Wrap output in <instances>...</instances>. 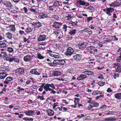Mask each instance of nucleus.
<instances>
[{
	"label": "nucleus",
	"mask_w": 121,
	"mask_h": 121,
	"mask_svg": "<svg viewBox=\"0 0 121 121\" xmlns=\"http://www.w3.org/2000/svg\"><path fill=\"white\" fill-rule=\"evenodd\" d=\"M41 87H44V89L47 91H51L52 90V89L50 87L54 89L55 88L54 85L53 83H52L51 84H46L45 83H43L42 84V86Z\"/></svg>",
	"instance_id": "f257e3e1"
},
{
	"label": "nucleus",
	"mask_w": 121,
	"mask_h": 121,
	"mask_svg": "<svg viewBox=\"0 0 121 121\" xmlns=\"http://www.w3.org/2000/svg\"><path fill=\"white\" fill-rule=\"evenodd\" d=\"M15 73L17 77H20L23 75L25 73L24 69L22 67H21L17 69L15 71Z\"/></svg>",
	"instance_id": "f03ea898"
},
{
	"label": "nucleus",
	"mask_w": 121,
	"mask_h": 121,
	"mask_svg": "<svg viewBox=\"0 0 121 121\" xmlns=\"http://www.w3.org/2000/svg\"><path fill=\"white\" fill-rule=\"evenodd\" d=\"M74 52V50L72 48L69 47L67 49L65 54L67 56H71L73 53Z\"/></svg>",
	"instance_id": "7ed1b4c3"
},
{
	"label": "nucleus",
	"mask_w": 121,
	"mask_h": 121,
	"mask_svg": "<svg viewBox=\"0 0 121 121\" xmlns=\"http://www.w3.org/2000/svg\"><path fill=\"white\" fill-rule=\"evenodd\" d=\"M113 68H116L117 72L120 73H121V65L120 64L116 62L113 64Z\"/></svg>",
	"instance_id": "20e7f679"
},
{
	"label": "nucleus",
	"mask_w": 121,
	"mask_h": 121,
	"mask_svg": "<svg viewBox=\"0 0 121 121\" xmlns=\"http://www.w3.org/2000/svg\"><path fill=\"white\" fill-rule=\"evenodd\" d=\"M33 55H27L24 57V60L25 62H30L33 59Z\"/></svg>",
	"instance_id": "39448f33"
},
{
	"label": "nucleus",
	"mask_w": 121,
	"mask_h": 121,
	"mask_svg": "<svg viewBox=\"0 0 121 121\" xmlns=\"http://www.w3.org/2000/svg\"><path fill=\"white\" fill-rule=\"evenodd\" d=\"M114 11V9L113 8L109 7L107 8V11H105V13L109 16L111 15V13L112 12Z\"/></svg>",
	"instance_id": "423d86ee"
},
{
	"label": "nucleus",
	"mask_w": 121,
	"mask_h": 121,
	"mask_svg": "<svg viewBox=\"0 0 121 121\" xmlns=\"http://www.w3.org/2000/svg\"><path fill=\"white\" fill-rule=\"evenodd\" d=\"M77 3L78 4H79L82 6L85 5L86 6H88L89 5V3L88 2H86L85 1L81 0H79L77 1Z\"/></svg>",
	"instance_id": "0eeeda50"
},
{
	"label": "nucleus",
	"mask_w": 121,
	"mask_h": 121,
	"mask_svg": "<svg viewBox=\"0 0 121 121\" xmlns=\"http://www.w3.org/2000/svg\"><path fill=\"white\" fill-rule=\"evenodd\" d=\"M35 112V111L34 110H28L24 111V113H25L26 115L31 116L33 115L34 113Z\"/></svg>",
	"instance_id": "6e6552de"
},
{
	"label": "nucleus",
	"mask_w": 121,
	"mask_h": 121,
	"mask_svg": "<svg viewBox=\"0 0 121 121\" xmlns=\"http://www.w3.org/2000/svg\"><path fill=\"white\" fill-rule=\"evenodd\" d=\"M38 17L40 19H43L46 18H48L49 17L47 14H45L42 13H39L38 16Z\"/></svg>",
	"instance_id": "1a4fd4ad"
},
{
	"label": "nucleus",
	"mask_w": 121,
	"mask_h": 121,
	"mask_svg": "<svg viewBox=\"0 0 121 121\" xmlns=\"http://www.w3.org/2000/svg\"><path fill=\"white\" fill-rule=\"evenodd\" d=\"M48 37L47 35H41L38 39L39 41H43L46 40L47 39Z\"/></svg>",
	"instance_id": "9d476101"
},
{
	"label": "nucleus",
	"mask_w": 121,
	"mask_h": 121,
	"mask_svg": "<svg viewBox=\"0 0 121 121\" xmlns=\"http://www.w3.org/2000/svg\"><path fill=\"white\" fill-rule=\"evenodd\" d=\"M4 5L8 8H11L13 7V5L9 1H5L4 2Z\"/></svg>",
	"instance_id": "9b49d317"
},
{
	"label": "nucleus",
	"mask_w": 121,
	"mask_h": 121,
	"mask_svg": "<svg viewBox=\"0 0 121 121\" xmlns=\"http://www.w3.org/2000/svg\"><path fill=\"white\" fill-rule=\"evenodd\" d=\"M32 24L35 28H39L42 26L41 23L38 21L34 22Z\"/></svg>",
	"instance_id": "f8f14e48"
},
{
	"label": "nucleus",
	"mask_w": 121,
	"mask_h": 121,
	"mask_svg": "<svg viewBox=\"0 0 121 121\" xmlns=\"http://www.w3.org/2000/svg\"><path fill=\"white\" fill-rule=\"evenodd\" d=\"M62 25V23L60 22H55L53 25V26L54 28H59Z\"/></svg>",
	"instance_id": "ddd939ff"
},
{
	"label": "nucleus",
	"mask_w": 121,
	"mask_h": 121,
	"mask_svg": "<svg viewBox=\"0 0 121 121\" xmlns=\"http://www.w3.org/2000/svg\"><path fill=\"white\" fill-rule=\"evenodd\" d=\"M88 77L86 75L83 74H81L77 78V79L78 81L84 80L85 78H87Z\"/></svg>",
	"instance_id": "4468645a"
},
{
	"label": "nucleus",
	"mask_w": 121,
	"mask_h": 121,
	"mask_svg": "<svg viewBox=\"0 0 121 121\" xmlns=\"http://www.w3.org/2000/svg\"><path fill=\"white\" fill-rule=\"evenodd\" d=\"M77 30L76 29H74L73 30H70L69 32V34L71 36V38H73V36H74L76 33Z\"/></svg>",
	"instance_id": "2eb2a0df"
},
{
	"label": "nucleus",
	"mask_w": 121,
	"mask_h": 121,
	"mask_svg": "<svg viewBox=\"0 0 121 121\" xmlns=\"http://www.w3.org/2000/svg\"><path fill=\"white\" fill-rule=\"evenodd\" d=\"M37 69H31L30 71V73H31L37 75H39L40 74V73L38 72L37 70Z\"/></svg>",
	"instance_id": "dca6fc26"
},
{
	"label": "nucleus",
	"mask_w": 121,
	"mask_h": 121,
	"mask_svg": "<svg viewBox=\"0 0 121 121\" xmlns=\"http://www.w3.org/2000/svg\"><path fill=\"white\" fill-rule=\"evenodd\" d=\"M82 55L79 54H77L73 56V58L77 60H81Z\"/></svg>",
	"instance_id": "f3484780"
},
{
	"label": "nucleus",
	"mask_w": 121,
	"mask_h": 121,
	"mask_svg": "<svg viewBox=\"0 0 121 121\" xmlns=\"http://www.w3.org/2000/svg\"><path fill=\"white\" fill-rule=\"evenodd\" d=\"M61 3L62 1H61L56 0L54 2L53 6L56 7H58L60 6V4Z\"/></svg>",
	"instance_id": "a211bd4d"
},
{
	"label": "nucleus",
	"mask_w": 121,
	"mask_h": 121,
	"mask_svg": "<svg viewBox=\"0 0 121 121\" xmlns=\"http://www.w3.org/2000/svg\"><path fill=\"white\" fill-rule=\"evenodd\" d=\"M116 119L114 117H110L105 118L104 120V121H115Z\"/></svg>",
	"instance_id": "6ab92c4d"
},
{
	"label": "nucleus",
	"mask_w": 121,
	"mask_h": 121,
	"mask_svg": "<svg viewBox=\"0 0 121 121\" xmlns=\"http://www.w3.org/2000/svg\"><path fill=\"white\" fill-rule=\"evenodd\" d=\"M79 46V49L85 48L87 45V44L86 42H83V43L80 44Z\"/></svg>",
	"instance_id": "aec40b11"
},
{
	"label": "nucleus",
	"mask_w": 121,
	"mask_h": 121,
	"mask_svg": "<svg viewBox=\"0 0 121 121\" xmlns=\"http://www.w3.org/2000/svg\"><path fill=\"white\" fill-rule=\"evenodd\" d=\"M82 73L88 76L91 75L93 73V72L90 70H86L82 72Z\"/></svg>",
	"instance_id": "412c9836"
},
{
	"label": "nucleus",
	"mask_w": 121,
	"mask_h": 121,
	"mask_svg": "<svg viewBox=\"0 0 121 121\" xmlns=\"http://www.w3.org/2000/svg\"><path fill=\"white\" fill-rule=\"evenodd\" d=\"M54 111L51 109H49L47 111V114L49 116H51L54 115Z\"/></svg>",
	"instance_id": "4be33fe9"
},
{
	"label": "nucleus",
	"mask_w": 121,
	"mask_h": 121,
	"mask_svg": "<svg viewBox=\"0 0 121 121\" xmlns=\"http://www.w3.org/2000/svg\"><path fill=\"white\" fill-rule=\"evenodd\" d=\"M8 45L7 43L2 42L0 43V47L1 48H5L7 47Z\"/></svg>",
	"instance_id": "5701e85b"
},
{
	"label": "nucleus",
	"mask_w": 121,
	"mask_h": 121,
	"mask_svg": "<svg viewBox=\"0 0 121 121\" xmlns=\"http://www.w3.org/2000/svg\"><path fill=\"white\" fill-rule=\"evenodd\" d=\"M7 75V74L4 72L0 73V79L4 78Z\"/></svg>",
	"instance_id": "b1692460"
},
{
	"label": "nucleus",
	"mask_w": 121,
	"mask_h": 121,
	"mask_svg": "<svg viewBox=\"0 0 121 121\" xmlns=\"http://www.w3.org/2000/svg\"><path fill=\"white\" fill-rule=\"evenodd\" d=\"M115 97L118 99H121V93H117L114 95Z\"/></svg>",
	"instance_id": "393cba45"
},
{
	"label": "nucleus",
	"mask_w": 121,
	"mask_h": 121,
	"mask_svg": "<svg viewBox=\"0 0 121 121\" xmlns=\"http://www.w3.org/2000/svg\"><path fill=\"white\" fill-rule=\"evenodd\" d=\"M6 37L10 40L12 39V35L9 32H8L6 33Z\"/></svg>",
	"instance_id": "a878e982"
},
{
	"label": "nucleus",
	"mask_w": 121,
	"mask_h": 121,
	"mask_svg": "<svg viewBox=\"0 0 121 121\" xmlns=\"http://www.w3.org/2000/svg\"><path fill=\"white\" fill-rule=\"evenodd\" d=\"M59 60H55L53 61L54 67L56 66L57 65L59 64Z\"/></svg>",
	"instance_id": "bb28decb"
},
{
	"label": "nucleus",
	"mask_w": 121,
	"mask_h": 121,
	"mask_svg": "<svg viewBox=\"0 0 121 121\" xmlns=\"http://www.w3.org/2000/svg\"><path fill=\"white\" fill-rule=\"evenodd\" d=\"M102 93L99 91H97L93 92L92 93V95H97L99 94H102Z\"/></svg>",
	"instance_id": "cd10ccee"
},
{
	"label": "nucleus",
	"mask_w": 121,
	"mask_h": 121,
	"mask_svg": "<svg viewBox=\"0 0 121 121\" xmlns=\"http://www.w3.org/2000/svg\"><path fill=\"white\" fill-rule=\"evenodd\" d=\"M61 72L58 71H54L53 73V74L54 76H58L60 75L61 74Z\"/></svg>",
	"instance_id": "c85d7f7f"
},
{
	"label": "nucleus",
	"mask_w": 121,
	"mask_h": 121,
	"mask_svg": "<svg viewBox=\"0 0 121 121\" xmlns=\"http://www.w3.org/2000/svg\"><path fill=\"white\" fill-rule=\"evenodd\" d=\"M113 3L114 4V7L119 6L121 5V2H119L117 1H115Z\"/></svg>",
	"instance_id": "c756f323"
},
{
	"label": "nucleus",
	"mask_w": 121,
	"mask_h": 121,
	"mask_svg": "<svg viewBox=\"0 0 121 121\" xmlns=\"http://www.w3.org/2000/svg\"><path fill=\"white\" fill-rule=\"evenodd\" d=\"M9 27L10 28V30L11 31L13 32L15 31V26L14 25H11Z\"/></svg>",
	"instance_id": "7c9ffc66"
},
{
	"label": "nucleus",
	"mask_w": 121,
	"mask_h": 121,
	"mask_svg": "<svg viewBox=\"0 0 121 121\" xmlns=\"http://www.w3.org/2000/svg\"><path fill=\"white\" fill-rule=\"evenodd\" d=\"M59 65H64L65 64V60L62 59V60H59Z\"/></svg>",
	"instance_id": "2f4dec72"
},
{
	"label": "nucleus",
	"mask_w": 121,
	"mask_h": 121,
	"mask_svg": "<svg viewBox=\"0 0 121 121\" xmlns=\"http://www.w3.org/2000/svg\"><path fill=\"white\" fill-rule=\"evenodd\" d=\"M23 119L26 121H33V118L30 117H25L23 118Z\"/></svg>",
	"instance_id": "473e14b6"
},
{
	"label": "nucleus",
	"mask_w": 121,
	"mask_h": 121,
	"mask_svg": "<svg viewBox=\"0 0 121 121\" xmlns=\"http://www.w3.org/2000/svg\"><path fill=\"white\" fill-rule=\"evenodd\" d=\"M73 16L71 14H68L66 17V19L67 20H69L73 17Z\"/></svg>",
	"instance_id": "72a5a7b5"
},
{
	"label": "nucleus",
	"mask_w": 121,
	"mask_h": 121,
	"mask_svg": "<svg viewBox=\"0 0 121 121\" xmlns=\"http://www.w3.org/2000/svg\"><path fill=\"white\" fill-rule=\"evenodd\" d=\"M17 89H18L17 91L18 92H22V91H24L25 90L24 88H22L19 86H18L17 87Z\"/></svg>",
	"instance_id": "f704fd0d"
},
{
	"label": "nucleus",
	"mask_w": 121,
	"mask_h": 121,
	"mask_svg": "<svg viewBox=\"0 0 121 121\" xmlns=\"http://www.w3.org/2000/svg\"><path fill=\"white\" fill-rule=\"evenodd\" d=\"M38 58L40 59H42L44 58V57L40 54L38 53L37 55Z\"/></svg>",
	"instance_id": "c9c22d12"
},
{
	"label": "nucleus",
	"mask_w": 121,
	"mask_h": 121,
	"mask_svg": "<svg viewBox=\"0 0 121 121\" xmlns=\"http://www.w3.org/2000/svg\"><path fill=\"white\" fill-rule=\"evenodd\" d=\"M7 51L10 53H12L14 51L13 49L11 47H9L7 48Z\"/></svg>",
	"instance_id": "e433bc0d"
},
{
	"label": "nucleus",
	"mask_w": 121,
	"mask_h": 121,
	"mask_svg": "<svg viewBox=\"0 0 121 121\" xmlns=\"http://www.w3.org/2000/svg\"><path fill=\"white\" fill-rule=\"evenodd\" d=\"M51 56L55 58H59L60 57V56L59 54H52Z\"/></svg>",
	"instance_id": "4c0bfd02"
},
{
	"label": "nucleus",
	"mask_w": 121,
	"mask_h": 121,
	"mask_svg": "<svg viewBox=\"0 0 121 121\" xmlns=\"http://www.w3.org/2000/svg\"><path fill=\"white\" fill-rule=\"evenodd\" d=\"M105 84V82H102V81H100L98 82V85L101 86H104Z\"/></svg>",
	"instance_id": "58836bf2"
},
{
	"label": "nucleus",
	"mask_w": 121,
	"mask_h": 121,
	"mask_svg": "<svg viewBox=\"0 0 121 121\" xmlns=\"http://www.w3.org/2000/svg\"><path fill=\"white\" fill-rule=\"evenodd\" d=\"M95 48V47L93 46H91L88 47L87 48V49L89 50H93Z\"/></svg>",
	"instance_id": "ea45409f"
},
{
	"label": "nucleus",
	"mask_w": 121,
	"mask_h": 121,
	"mask_svg": "<svg viewBox=\"0 0 121 121\" xmlns=\"http://www.w3.org/2000/svg\"><path fill=\"white\" fill-rule=\"evenodd\" d=\"M37 99H39L40 100H43L45 99L43 95H42L41 96H38L37 97Z\"/></svg>",
	"instance_id": "a19ab883"
},
{
	"label": "nucleus",
	"mask_w": 121,
	"mask_h": 121,
	"mask_svg": "<svg viewBox=\"0 0 121 121\" xmlns=\"http://www.w3.org/2000/svg\"><path fill=\"white\" fill-rule=\"evenodd\" d=\"M25 31L26 32L29 33L32 31V29L30 27H28L26 28Z\"/></svg>",
	"instance_id": "79ce46f5"
},
{
	"label": "nucleus",
	"mask_w": 121,
	"mask_h": 121,
	"mask_svg": "<svg viewBox=\"0 0 121 121\" xmlns=\"http://www.w3.org/2000/svg\"><path fill=\"white\" fill-rule=\"evenodd\" d=\"M85 30H86L88 32V33L89 35L91 34L92 32V31L91 30L88 28H86L85 29Z\"/></svg>",
	"instance_id": "37998d69"
},
{
	"label": "nucleus",
	"mask_w": 121,
	"mask_h": 121,
	"mask_svg": "<svg viewBox=\"0 0 121 121\" xmlns=\"http://www.w3.org/2000/svg\"><path fill=\"white\" fill-rule=\"evenodd\" d=\"M116 61L117 62L121 63V56L117 58L116 59Z\"/></svg>",
	"instance_id": "c03bdc74"
},
{
	"label": "nucleus",
	"mask_w": 121,
	"mask_h": 121,
	"mask_svg": "<svg viewBox=\"0 0 121 121\" xmlns=\"http://www.w3.org/2000/svg\"><path fill=\"white\" fill-rule=\"evenodd\" d=\"M13 80V78L11 77H8L7 78L6 80L8 81L9 82H10Z\"/></svg>",
	"instance_id": "a18cd8bd"
},
{
	"label": "nucleus",
	"mask_w": 121,
	"mask_h": 121,
	"mask_svg": "<svg viewBox=\"0 0 121 121\" xmlns=\"http://www.w3.org/2000/svg\"><path fill=\"white\" fill-rule=\"evenodd\" d=\"M113 19L112 21H116L115 19L117 18V16H116V14L115 13H114L113 14Z\"/></svg>",
	"instance_id": "49530a36"
},
{
	"label": "nucleus",
	"mask_w": 121,
	"mask_h": 121,
	"mask_svg": "<svg viewBox=\"0 0 121 121\" xmlns=\"http://www.w3.org/2000/svg\"><path fill=\"white\" fill-rule=\"evenodd\" d=\"M92 104L93 105L94 107H97L99 105V103L96 102H93Z\"/></svg>",
	"instance_id": "de8ad7c7"
},
{
	"label": "nucleus",
	"mask_w": 121,
	"mask_h": 121,
	"mask_svg": "<svg viewBox=\"0 0 121 121\" xmlns=\"http://www.w3.org/2000/svg\"><path fill=\"white\" fill-rule=\"evenodd\" d=\"M86 98L87 99V100L88 103H90L92 102L91 101L92 98H88V97H86Z\"/></svg>",
	"instance_id": "09e8293b"
},
{
	"label": "nucleus",
	"mask_w": 121,
	"mask_h": 121,
	"mask_svg": "<svg viewBox=\"0 0 121 121\" xmlns=\"http://www.w3.org/2000/svg\"><path fill=\"white\" fill-rule=\"evenodd\" d=\"M56 48H58L59 49H61V45L60 44H56Z\"/></svg>",
	"instance_id": "8fccbe9b"
},
{
	"label": "nucleus",
	"mask_w": 121,
	"mask_h": 121,
	"mask_svg": "<svg viewBox=\"0 0 121 121\" xmlns=\"http://www.w3.org/2000/svg\"><path fill=\"white\" fill-rule=\"evenodd\" d=\"M114 112L109 111L108 112L106 113V115H113L114 113Z\"/></svg>",
	"instance_id": "3c124183"
},
{
	"label": "nucleus",
	"mask_w": 121,
	"mask_h": 121,
	"mask_svg": "<svg viewBox=\"0 0 121 121\" xmlns=\"http://www.w3.org/2000/svg\"><path fill=\"white\" fill-rule=\"evenodd\" d=\"M54 7L53 5L52 6H49V9L50 10L52 11L54 10Z\"/></svg>",
	"instance_id": "603ef678"
},
{
	"label": "nucleus",
	"mask_w": 121,
	"mask_h": 121,
	"mask_svg": "<svg viewBox=\"0 0 121 121\" xmlns=\"http://www.w3.org/2000/svg\"><path fill=\"white\" fill-rule=\"evenodd\" d=\"M54 33L56 35L58 36L59 35V34L60 33V32L59 30H57L55 31Z\"/></svg>",
	"instance_id": "864d4df0"
},
{
	"label": "nucleus",
	"mask_w": 121,
	"mask_h": 121,
	"mask_svg": "<svg viewBox=\"0 0 121 121\" xmlns=\"http://www.w3.org/2000/svg\"><path fill=\"white\" fill-rule=\"evenodd\" d=\"M69 24H70L72 26H77V24L74 22H71L69 23Z\"/></svg>",
	"instance_id": "5fc2aeb1"
},
{
	"label": "nucleus",
	"mask_w": 121,
	"mask_h": 121,
	"mask_svg": "<svg viewBox=\"0 0 121 121\" xmlns=\"http://www.w3.org/2000/svg\"><path fill=\"white\" fill-rule=\"evenodd\" d=\"M52 16V18H55L56 20H58L59 18L58 16L57 15H53Z\"/></svg>",
	"instance_id": "6e6d98bb"
},
{
	"label": "nucleus",
	"mask_w": 121,
	"mask_h": 121,
	"mask_svg": "<svg viewBox=\"0 0 121 121\" xmlns=\"http://www.w3.org/2000/svg\"><path fill=\"white\" fill-rule=\"evenodd\" d=\"M98 78L99 79H104L103 75L102 74L99 75L98 77Z\"/></svg>",
	"instance_id": "4d7b16f0"
},
{
	"label": "nucleus",
	"mask_w": 121,
	"mask_h": 121,
	"mask_svg": "<svg viewBox=\"0 0 121 121\" xmlns=\"http://www.w3.org/2000/svg\"><path fill=\"white\" fill-rule=\"evenodd\" d=\"M85 116L84 115L82 114H81L80 115H78L77 116V117L79 118H81L82 117H83Z\"/></svg>",
	"instance_id": "13d9d810"
},
{
	"label": "nucleus",
	"mask_w": 121,
	"mask_h": 121,
	"mask_svg": "<svg viewBox=\"0 0 121 121\" xmlns=\"http://www.w3.org/2000/svg\"><path fill=\"white\" fill-rule=\"evenodd\" d=\"M107 91L108 92L111 93L113 91L110 88H108L107 90Z\"/></svg>",
	"instance_id": "bf43d9fd"
},
{
	"label": "nucleus",
	"mask_w": 121,
	"mask_h": 121,
	"mask_svg": "<svg viewBox=\"0 0 121 121\" xmlns=\"http://www.w3.org/2000/svg\"><path fill=\"white\" fill-rule=\"evenodd\" d=\"M111 41V40L110 38H108L106 39V40L104 41V43L109 42H110Z\"/></svg>",
	"instance_id": "052dcab7"
},
{
	"label": "nucleus",
	"mask_w": 121,
	"mask_h": 121,
	"mask_svg": "<svg viewBox=\"0 0 121 121\" xmlns=\"http://www.w3.org/2000/svg\"><path fill=\"white\" fill-rule=\"evenodd\" d=\"M87 9L90 10H93L94 9V8L92 6H90L88 7L87 8Z\"/></svg>",
	"instance_id": "680f3d73"
},
{
	"label": "nucleus",
	"mask_w": 121,
	"mask_h": 121,
	"mask_svg": "<svg viewBox=\"0 0 121 121\" xmlns=\"http://www.w3.org/2000/svg\"><path fill=\"white\" fill-rule=\"evenodd\" d=\"M14 61L16 62H17L19 61V59L17 58L16 57H14Z\"/></svg>",
	"instance_id": "e2e57ef3"
},
{
	"label": "nucleus",
	"mask_w": 121,
	"mask_h": 121,
	"mask_svg": "<svg viewBox=\"0 0 121 121\" xmlns=\"http://www.w3.org/2000/svg\"><path fill=\"white\" fill-rule=\"evenodd\" d=\"M93 19V18L92 17H88L87 18V20L88 21L87 22H89V21Z\"/></svg>",
	"instance_id": "0e129e2a"
},
{
	"label": "nucleus",
	"mask_w": 121,
	"mask_h": 121,
	"mask_svg": "<svg viewBox=\"0 0 121 121\" xmlns=\"http://www.w3.org/2000/svg\"><path fill=\"white\" fill-rule=\"evenodd\" d=\"M30 10L31 11L34 12L35 13H37V11H36L35 9L31 8L30 9Z\"/></svg>",
	"instance_id": "69168bd1"
},
{
	"label": "nucleus",
	"mask_w": 121,
	"mask_h": 121,
	"mask_svg": "<svg viewBox=\"0 0 121 121\" xmlns=\"http://www.w3.org/2000/svg\"><path fill=\"white\" fill-rule=\"evenodd\" d=\"M67 26L66 25H64L63 28V29L65 30V31H67Z\"/></svg>",
	"instance_id": "338daca9"
},
{
	"label": "nucleus",
	"mask_w": 121,
	"mask_h": 121,
	"mask_svg": "<svg viewBox=\"0 0 121 121\" xmlns=\"http://www.w3.org/2000/svg\"><path fill=\"white\" fill-rule=\"evenodd\" d=\"M14 57H13L11 58H9L8 60L10 62H12L14 61Z\"/></svg>",
	"instance_id": "774afa93"
}]
</instances>
